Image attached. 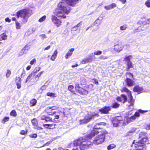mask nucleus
<instances>
[{
    "instance_id": "1",
    "label": "nucleus",
    "mask_w": 150,
    "mask_h": 150,
    "mask_svg": "<svg viewBox=\"0 0 150 150\" xmlns=\"http://www.w3.org/2000/svg\"><path fill=\"white\" fill-rule=\"evenodd\" d=\"M105 122H100L95 125L92 131L90 134L84 137H80L74 141L73 144L75 146H79L80 149L85 150L91 147L92 145V143L88 140L97 134L98 131H96V129H100L102 127H99L100 125H105Z\"/></svg>"
},
{
    "instance_id": "2",
    "label": "nucleus",
    "mask_w": 150,
    "mask_h": 150,
    "mask_svg": "<svg viewBox=\"0 0 150 150\" xmlns=\"http://www.w3.org/2000/svg\"><path fill=\"white\" fill-rule=\"evenodd\" d=\"M147 112V111H144L141 110H139V112H136L134 115L129 117L126 116L125 117L124 120H123L122 117L121 116H118L115 117L112 120V122L114 127H117L119 125H126L129 123L135 120L137 117H139L140 116L139 112L143 113Z\"/></svg>"
},
{
    "instance_id": "3",
    "label": "nucleus",
    "mask_w": 150,
    "mask_h": 150,
    "mask_svg": "<svg viewBox=\"0 0 150 150\" xmlns=\"http://www.w3.org/2000/svg\"><path fill=\"white\" fill-rule=\"evenodd\" d=\"M63 2V1L58 4L57 8L55 10V14L58 17L65 18L66 15L70 12L71 9L67 1L65 3Z\"/></svg>"
},
{
    "instance_id": "4",
    "label": "nucleus",
    "mask_w": 150,
    "mask_h": 150,
    "mask_svg": "<svg viewBox=\"0 0 150 150\" xmlns=\"http://www.w3.org/2000/svg\"><path fill=\"white\" fill-rule=\"evenodd\" d=\"M18 18L21 17L22 18L23 23H26L29 17L30 16L29 11L26 9H23L18 11L16 13Z\"/></svg>"
},
{
    "instance_id": "5",
    "label": "nucleus",
    "mask_w": 150,
    "mask_h": 150,
    "mask_svg": "<svg viewBox=\"0 0 150 150\" xmlns=\"http://www.w3.org/2000/svg\"><path fill=\"white\" fill-rule=\"evenodd\" d=\"M122 91H124L127 93L129 99L128 100L127 103L126 105V108L127 109L133 110L134 109V100L132 98L131 95V92L127 88L124 87L122 89Z\"/></svg>"
},
{
    "instance_id": "6",
    "label": "nucleus",
    "mask_w": 150,
    "mask_h": 150,
    "mask_svg": "<svg viewBox=\"0 0 150 150\" xmlns=\"http://www.w3.org/2000/svg\"><path fill=\"white\" fill-rule=\"evenodd\" d=\"M98 114L94 112H89L86 115L84 118L82 120H79L80 124H83L87 123L90 122L92 118L95 117H98Z\"/></svg>"
},
{
    "instance_id": "7",
    "label": "nucleus",
    "mask_w": 150,
    "mask_h": 150,
    "mask_svg": "<svg viewBox=\"0 0 150 150\" xmlns=\"http://www.w3.org/2000/svg\"><path fill=\"white\" fill-rule=\"evenodd\" d=\"M108 134V132L106 131L103 132L98 135L93 140V143L96 145H98L102 143L104 140L105 135Z\"/></svg>"
},
{
    "instance_id": "8",
    "label": "nucleus",
    "mask_w": 150,
    "mask_h": 150,
    "mask_svg": "<svg viewBox=\"0 0 150 150\" xmlns=\"http://www.w3.org/2000/svg\"><path fill=\"white\" fill-rule=\"evenodd\" d=\"M141 141L135 142L134 140L132 143V146L134 147L137 150H146V149Z\"/></svg>"
},
{
    "instance_id": "9",
    "label": "nucleus",
    "mask_w": 150,
    "mask_h": 150,
    "mask_svg": "<svg viewBox=\"0 0 150 150\" xmlns=\"http://www.w3.org/2000/svg\"><path fill=\"white\" fill-rule=\"evenodd\" d=\"M52 21L56 25L57 27L59 26L62 23L61 20L57 18V17L54 16H52Z\"/></svg>"
},
{
    "instance_id": "10",
    "label": "nucleus",
    "mask_w": 150,
    "mask_h": 150,
    "mask_svg": "<svg viewBox=\"0 0 150 150\" xmlns=\"http://www.w3.org/2000/svg\"><path fill=\"white\" fill-rule=\"evenodd\" d=\"M93 55V53L89 55L88 57L82 59L81 63L84 64L91 62L92 61V57Z\"/></svg>"
},
{
    "instance_id": "11",
    "label": "nucleus",
    "mask_w": 150,
    "mask_h": 150,
    "mask_svg": "<svg viewBox=\"0 0 150 150\" xmlns=\"http://www.w3.org/2000/svg\"><path fill=\"white\" fill-rule=\"evenodd\" d=\"M32 123L34 128L38 130L42 129L41 127L38 126V121L36 118H34L32 120Z\"/></svg>"
},
{
    "instance_id": "12",
    "label": "nucleus",
    "mask_w": 150,
    "mask_h": 150,
    "mask_svg": "<svg viewBox=\"0 0 150 150\" xmlns=\"http://www.w3.org/2000/svg\"><path fill=\"white\" fill-rule=\"evenodd\" d=\"M111 109V108L110 107L105 106L104 107L99 109V111L101 112V114H106L108 113L109 111Z\"/></svg>"
},
{
    "instance_id": "13",
    "label": "nucleus",
    "mask_w": 150,
    "mask_h": 150,
    "mask_svg": "<svg viewBox=\"0 0 150 150\" xmlns=\"http://www.w3.org/2000/svg\"><path fill=\"white\" fill-rule=\"evenodd\" d=\"M123 46L121 44L115 45L114 46V50L117 52H119L121 51L123 48Z\"/></svg>"
},
{
    "instance_id": "14",
    "label": "nucleus",
    "mask_w": 150,
    "mask_h": 150,
    "mask_svg": "<svg viewBox=\"0 0 150 150\" xmlns=\"http://www.w3.org/2000/svg\"><path fill=\"white\" fill-rule=\"evenodd\" d=\"M133 91L134 92H136L138 93L139 94L142 92L143 91V89L142 87H139L138 86H135L133 89Z\"/></svg>"
},
{
    "instance_id": "15",
    "label": "nucleus",
    "mask_w": 150,
    "mask_h": 150,
    "mask_svg": "<svg viewBox=\"0 0 150 150\" xmlns=\"http://www.w3.org/2000/svg\"><path fill=\"white\" fill-rule=\"evenodd\" d=\"M125 82L128 86H132L134 85V81L133 80L129 78H127L125 80Z\"/></svg>"
},
{
    "instance_id": "16",
    "label": "nucleus",
    "mask_w": 150,
    "mask_h": 150,
    "mask_svg": "<svg viewBox=\"0 0 150 150\" xmlns=\"http://www.w3.org/2000/svg\"><path fill=\"white\" fill-rule=\"evenodd\" d=\"M58 108V107L56 106L48 107L46 108V112L50 115H52V113L51 112H50V110H56Z\"/></svg>"
},
{
    "instance_id": "17",
    "label": "nucleus",
    "mask_w": 150,
    "mask_h": 150,
    "mask_svg": "<svg viewBox=\"0 0 150 150\" xmlns=\"http://www.w3.org/2000/svg\"><path fill=\"white\" fill-rule=\"evenodd\" d=\"M117 101L120 102H122V100L123 103H124L127 100V98L126 96L124 94H122L121 95V97H118L117 98Z\"/></svg>"
},
{
    "instance_id": "18",
    "label": "nucleus",
    "mask_w": 150,
    "mask_h": 150,
    "mask_svg": "<svg viewBox=\"0 0 150 150\" xmlns=\"http://www.w3.org/2000/svg\"><path fill=\"white\" fill-rule=\"evenodd\" d=\"M74 50V48H72L70 49L65 55V58L67 59L69 57L71 56Z\"/></svg>"
},
{
    "instance_id": "19",
    "label": "nucleus",
    "mask_w": 150,
    "mask_h": 150,
    "mask_svg": "<svg viewBox=\"0 0 150 150\" xmlns=\"http://www.w3.org/2000/svg\"><path fill=\"white\" fill-rule=\"evenodd\" d=\"M116 6L115 4L113 3L110 5L105 6L104 8L106 10H109L115 7Z\"/></svg>"
},
{
    "instance_id": "20",
    "label": "nucleus",
    "mask_w": 150,
    "mask_h": 150,
    "mask_svg": "<svg viewBox=\"0 0 150 150\" xmlns=\"http://www.w3.org/2000/svg\"><path fill=\"white\" fill-rule=\"evenodd\" d=\"M78 91L80 94L83 95H86L88 93V91L87 90L81 88H79Z\"/></svg>"
},
{
    "instance_id": "21",
    "label": "nucleus",
    "mask_w": 150,
    "mask_h": 150,
    "mask_svg": "<svg viewBox=\"0 0 150 150\" xmlns=\"http://www.w3.org/2000/svg\"><path fill=\"white\" fill-rule=\"evenodd\" d=\"M7 36L6 33H5L0 35V41L2 40H6ZM1 43V42H0V44Z\"/></svg>"
},
{
    "instance_id": "22",
    "label": "nucleus",
    "mask_w": 150,
    "mask_h": 150,
    "mask_svg": "<svg viewBox=\"0 0 150 150\" xmlns=\"http://www.w3.org/2000/svg\"><path fill=\"white\" fill-rule=\"evenodd\" d=\"M139 139L140 140L143 139L147 137L146 134V133L144 132H141L139 135Z\"/></svg>"
},
{
    "instance_id": "23",
    "label": "nucleus",
    "mask_w": 150,
    "mask_h": 150,
    "mask_svg": "<svg viewBox=\"0 0 150 150\" xmlns=\"http://www.w3.org/2000/svg\"><path fill=\"white\" fill-rule=\"evenodd\" d=\"M57 50H55L52 55L50 59L52 61L54 60L57 57Z\"/></svg>"
},
{
    "instance_id": "24",
    "label": "nucleus",
    "mask_w": 150,
    "mask_h": 150,
    "mask_svg": "<svg viewBox=\"0 0 150 150\" xmlns=\"http://www.w3.org/2000/svg\"><path fill=\"white\" fill-rule=\"evenodd\" d=\"M34 75V74H33V73H31L27 77L25 82L27 83L28 82H30L32 78V77Z\"/></svg>"
},
{
    "instance_id": "25",
    "label": "nucleus",
    "mask_w": 150,
    "mask_h": 150,
    "mask_svg": "<svg viewBox=\"0 0 150 150\" xmlns=\"http://www.w3.org/2000/svg\"><path fill=\"white\" fill-rule=\"evenodd\" d=\"M139 141H141L142 143H144L143 145L144 146L145 144L149 143V140L147 137H146L145 138L139 140Z\"/></svg>"
},
{
    "instance_id": "26",
    "label": "nucleus",
    "mask_w": 150,
    "mask_h": 150,
    "mask_svg": "<svg viewBox=\"0 0 150 150\" xmlns=\"http://www.w3.org/2000/svg\"><path fill=\"white\" fill-rule=\"evenodd\" d=\"M132 62L131 61L127 62L126 65L127 66V68L126 69L127 71H129L130 68L132 67Z\"/></svg>"
},
{
    "instance_id": "27",
    "label": "nucleus",
    "mask_w": 150,
    "mask_h": 150,
    "mask_svg": "<svg viewBox=\"0 0 150 150\" xmlns=\"http://www.w3.org/2000/svg\"><path fill=\"white\" fill-rule=\"evenodd\" d=\"M37 100L35 99H33L30 101V105L31 106H34L37 103Z\"/></svg>"
},
{
    "instance_id": "28",
    "label": "nucleus",
    "mask_w": 150,
    "mask_h": 150,
    "mask_svg": "<svg viewBox=\"0 0 150 150\" xmlns=\"http://www.w3.org/2000/svg\"><path fill=\"white\" fill-rule=\"evenodd\" d=\"M44 72V71H41L37 75H36L35 77V79L36 81H38L39 80L40 77L42 74Z\"/></svg>"
},
{
    "instance_id": "29",
    "label": "nucleus",
    "mask_w": 150,
    "mask_h": 150,
    "mask_svg": "<svg viewBox=\"0 0 150 150\" xmlns=\"http://www.w3.org/2000/svg\"><path fill=\"white\" fill-rule=\"evenodd\" d=\"M45 121L46 122L50 121L53 122H55V120L54 119L52 120V118L49 116H46Z\"/></svg>"
},
{
    "instance_id": "30",
    "label": "nucleus",
    "mask_w": 150,
    "mask_h": 150,
    "mask_svg": "<svg viewBox=\"0 0 150 150\" xmlns=\"http://www.w3.org/2000/svg\"><path fill=\"white\" fill-rule=\"evenodd\" d=\"M132 57V56L131 55H129L127 56H125L124 59V60L127 62L131 61L130 59Z\"/></svg>"
},
{
    "instance_id": "31",
    "label": "nucleus",
    "mask_w": 150,
    "mask_h": 150,
    "mask_svg": "<svg viewBox=\"0 0 150 150\" xmlns=\"http://www.w3.org/2000/svg\"><path fill=\"white\" fill-rule=\"evenodd\" d=\"M101 23V20H100L99 18H97L94 22V23L95 25H98Z\"/></svg>"
},
{
    "instance_id": "32",
    "label": "nucleus",
    "mask_w": 150,
    "mask_h": 150,
    "mask_svg": "<svg viewBox=\"0 0 150 150\" xmlns=\"http://www.w3.org/2000/svg\"><path fill=\"white\" fill-rule=\"evenodd\" d=\"M115 146H116L115 144H111L107 147V149L108 150H110L115 148Z\"/></svg>"
},
{
    "instance_id": "33",
    "label": "nucleus",
    "mask_w": 150,
    "mask_h": 150,
    "mask_svg": "<svg viewBox=\"0 0 150 150\" xmlns=\"http://www.w3.org/2000/svg\"><path fill=\"white\" fill-rule=\"evenodd\" d=\"M120 106V104H118V103L115 102L114 103H113L112 106H111L113 108H118Z\"/></svg>"
},
{
    "instance_id": "34",
    "label": "nucleus",
    "mask_w": 150,
    "mask_h": 150,
    "mask_svg": "<svg viewBox=\"0 0 150 150\" xmlns=\"http://www.w3.org/2000/svg\"><path fill=\"white\" fill-rule=\"evenodd\" d=\"M127 28V25L126 24H124L120 27V29L121 30H125Z\"/></svg>"
},
{
    "instance_id": "35",
    "label": "nucleus",
    "mask_w": 150,
    "mask_h": 150,
    "mask_svg": "<svg viewBox=\"0 0 150 150\" xmlns=\"http://www.w3.org/2000/svg\"><path fill=\"white\" fill-rule=\"evenodd\" d=\"M46 17V16H44L39 19L38 21L40 23H42L45 20Z\"/></svg>"
},
{
    "instance_id": "36",
    "label": "nucleus",
    "mask_w": 150,
    "mask_h": 150,
    "mask_svg": "<svg viewBox=\"0 0 150 150\" xmlns=\"http://www.w3.org/2000/svg\"><path fill=\"white\" fill-rule=\"evenodd\" d=\"M40 69L41 68L40 67H35L33 71V73L34 74L38 72L39 71Z\"/></svg>"
},
{
    "instance_id": "37",
    "label": "nucleus",
    "mask_w": 150,
    "mask_h": 150,
    "mask_svg": "<svg viewBox=\"0 0 150 150\" xmlns=\"http://www.w3.org/2000/svg\"><path fill=\"white\" fill-rule=\"evenodd\" d=\"M15 81L16 83H21V78L19 77H16Z\"/></svg>"
},
{
    "instance_id": "38",
    "label": "nucleus",
    "mask_w": 150,
    "mask_h": 150,
    "mask_svg": "<svg viewBox=\"0 0 150 150\" xmlns=\"http://www.w3.org/2000/svg\"><path fill=\"white\" fill-rule=\"evenodd\" d=\"M47 96H50L51 97H56V94L54 93L48 92L47 93Z\"/></svg>"
},
{
    "instance_id": "39",
    "label": "nucleus",
    "mask_w": 150,
    "mask_h": 150,
    "mask_svg": "<svg viewBox=\"0 0 150 150\" xmlns=\"http://www.w3.org/2000/svg\"><path fill=\"white\" fill-rule=\"evenodd\" d=\"M135 130H132L131 131H129L127 132L126 134V136L132 135L133 134V133L135 132Z\"/></svg>"
},
{
    "instance_id": "40",
    "label": "nucleus",
    "mask_w": 150,
    "mask_h": 150,
    "mask_svg": "<svg viewBox=\"0 0 150 150\" xmlns=\"http://www.w3.org/2000/svg\"><path fill=\"white\" fill-rule=\"evenodd\" d=\"M9 119V118L8 117H5L2 120V122L3 123H5V122H8Z\"/></svg>"
},
{
    "instance_id": "41",
    "label": "nucleus",
    "mask_w": 150,
    "mask_h": 150,
    "mask_svg": "<svg viewBox=\"0 0 150 150\" xmlns=\"http://www.w3.org/2000/svg\"><path fill=\"white\" fill-rule=\"evenodd\" d=\"M10 114L11 115L14 117L16 116L17 115L16 112L14 110H12L10 112Z\"/></svg>"
},
{
    "instance_id": "42",
    "label": "nucleus",
    "mask_w": 150,
    "mask_h": 150,
    "mask_svg": "<svg viewBox=\"0 0 150 150\" xmlns=\"http://www.w3.org/2000/svg\"><path fill=\"white\" fill-rule=\"evenodd\" d=\"M145 5L148 8H150V0L146 1L145 3Z\"/></svg>"
},
{
    "instance_id": "43",
    "label": "nucleus",
    "mask_w": 150,
    "mask_h": 150,
    "mask_svg": "<svg viewBox=\"0 0 150 150\" xmlns=\"http://www.w3.org/2000/svg\"><path fill=\"white\" fill-rule=\"evenodd\" d=\"M11 74V72L10 70H7V71L6 73V78L9 77Z\"/></svg>"
},
{
    "instance_id": "44",
    "label": "nucleus",
    "mask_w": 150,
    "mask_h": 150,
    "mask_svg": "<svg viewBox=\"0 0 150 150\" xmlns=\"http://www.w3.org/2000/svg\"><path fill=\"white\" fill-rule=\"evenodd\" d=\"M16 28L17 29H19L21 28V25L19 23L16 21Z\"/></svg>"
},
{
    "instance_id": "45",
    "label": "nucleus",
    "mask_w": 150,
    "mask_h": 150,
    "mask_svg": "<svg viewBox=\"0 0 150 150\" xmlns=\"http://www.w3.org/2000/svg\"><path fill=\"white\" fill-rule=\"evenodd\" d=\"M81 83L82 85H86V79L84 78H82L81 80Z\"/></svg>"
},
{
    "instance_id": "46",
    "label": "nucleus",
    "mask_w": 150,
    "mask_h": 150,
    "mask_svg": "<svg viewBox=\"0 0 150 150\" xmlns=\"http://www.w3.org/2000/svg\"><path fill=\"white\" fill-rule=\"evenodd\" d=\"M102 53V52L100 50H97V51H95L94 52V54L95 55H99L101 54Z\"/></svg>"
},
{
    "instance_id": "47",
    "label": "nucleus",
    "mask_w": 150,
    "mask_h": 150,
    "mask_svg": "<svg viewBox=\"0 0 150 150\" xmlns=\"http://www.w3.org/2000/svg\"><path fill=\"white\" fill-rule=\"evenodd\" d=\"M55 125L54 124H49V129H53L55 127Z\"/></svg>"
},
{
    "instance_id": "48",
    "label": "nucleus",
    "mask_w": 150,
    "mask_h": 150,
    "mask_svg": "<svg viewBox=\"0 0 150 150\" xmlns=\"http://www.w3.org/2000/svg\"><path fill=\"white\" fill-rule=\"evenodd\" d=\"M29 136L30 138H35L37 137V135L36 134H32L30 135Z\"/></svg>"
},
{
    "instance_id": "49",
    "label": "nucleus",
    "mask_w": 150,
    "mask_h": 150,
    "mask_svg": "<svg viewBox=\"0 0 150 150\" xmlns=\"http://www.w3.org/2000/svg\"><path fill=\"white\" fill-rule=\"evenodd\" d=\"M27 131L23 130L21 131L20 134L22 135H25L27 134Z\"/></svg>"
},
{
    "instance_id": "50",
    "label": "nucleus",
    "mask_w": 150,
    "mask_h": 150,
    "mask_svg": "<svg viewBox=\"0 0 150 150\" xmlns=\"http://www.w3.org/2000/svg\"><path fill=\"white\" fill-rule=\"evenodd\" d=\"M25 52V50L23 48L21 50V52L19 53V55H22Z\"/></svg>"
},
{
    "instance_id": "51",
    "label": "nucleus",
    "mask_w": 150,
    "mask_h": 150,
    "mask_svg": "<svg viewBox=\"0 0 150 150\" xmlns=\"http://www.w3.org/2000/svg\"><path fill=\"white\" fill-rule=\"evenodd\" d=\"M36 62V59L34 58L30 62V64L31 65H33Z\"/></svg>"
},
{
    "instance_id": "52",
    "label": "nucleus",
    "mask_w": 150,
    "mask_h": 150,
    "mask_svg": "<svg viewBox=\"0 0 150 150\" xmlns=\"http://www.w3.org/2000/svg\"><path fill=\"white\" fill-rule=\"evenodd\" d=\"M100 59H107L108 58V57L107 56H104L102 55L100 57Z\"/></svg>"
},
{
    "instance_id": "53",
    "label": "nucleus",
    "mask_w": 150,
    "mask_h": 150,
    "mask_svg": "<svg viewBox=\"0 0 150 150\" xmlns=\"http://www.w3.org/2000/svg\"><path fill=\"white\" fill-rule=\"evenodd\" d=\"M40 37L41 38L44 39L47 38L45 34H42L40 35Z\"/></svg>"
},
{
    "instance_id": "54",
    "label": "nucleus",
    "mask_w": 150,
    "mask_h": 150,
    "mask_svg": "<svg viewBox=\"0 0 150 150\" xmlns=\"http://www.w3.org/2000/svg\"><path fill=\"white\" fill-rule=\"evenodd\" d=\"M51 143V142L50 141L44 144L42 146H41L40 147H43L45 146H48Z\"/></svg>"
},
{
    "instance_id": "55",
    "label": "nucleus",
    "mask_w": 150,
    "mask_h": 150,
    "mask_svg": "<svg viewBox=\"0 0 150 150\" xmlns=\"http://www.w3.org/2000/svg\"><path fill=\"white\" fill-rule=\"evenodd\" d=\"M25 50H29L30 48L28 45L25 46L23 48Z\"/></svg>"
},
{
    "instance_id": "56",
    "label": "nucleus",
    "mask_w": 150,
    "mask_h": 150,
    "mask_svg": "<svg viewBox=\"0 0 150 150\" xmlns=\"http://www.w3.org/2000/svg\"><path fill=\"white\" fill-rule=\"evenodd\" d=\"M142 28V26H141L138 28L137 30H139V31H142L144 30V28Z\"/></svg>"
},
{
    "instance_id": "57",
    "label": "nucleus",
    "mask_w": 150,
    "mask_h": 150,
    "mask_svg": "<svg viewBox=\"0 0 150 150\" xmlns=\"http://www.w3.org/2000/svg\"><path fill=\"white\" fill-rule=\"evenodd\" d=\"M146 129L147 130L150 129V124L145 126Z\"/></svg>"
},
{
    "instance_id": "58",
    "label": "nucleus",
    "mask_w": 150,
    "mask_h": 150,
    "mask_svg": "<svg viewBox=\"0 0 150 150\" xmlns=\"http://www.w3.org/2000/svg\"><path fill=\"white\" fill-rule=\"evenodd\" d=\"M132 110H130V111L126 112V115H131L132 114Z\"/></svg>"
},
{
    "instance_id": "59",
    "label": "nucleus",
    "mask_w": 150,
    "mask_h": 150,
    "mask_svg": "<svg viewBox=\"0 0 150 150\" xmlns=\"http://www.w3.org/2000/svg\"><path fill=\"white\" fill-rule=\"evenodd\" d=\"M16 85L17 86V88L18 89H19L21 88V83H16Z\"/></svg>"
},
{
    "instance_id": "60",
    "label": "nucleus",
    "mask_w": 150,
    "mask_h": 150,
    "mask_svg": "<svg viewBox=\"0 0 150 150\" xmlns=\"http://www.w3.org/2000/svg\"><path fill=\"white\" fill-rule=\"evenodd\" d=\"M73 88H74V86H73L70 85L69 86L68 89L69 91H71Z\"/></svg>"
},
{
    "instance_id": "61",
    "label": "nucleus",
    "mask_w": 150,
    "mask_h": 150,
    "mask_svg": "<svg viewBox=\"0 0 150 150\" xmlns=\"http://www.w3.org/2000/svg\"><path fill=\"white\" fill-rule=\"evenodd\" d=\"M72 29L73 31H76L78 29V28L75 26L72 28Z\"/></svg>"
},
{
    "instance_id": "62",
    "label": "nucleus",
    "mask_w": 150,
    "mask_h": 150,
    "mask_svg": "<svg viewBox=\"0 0 150 150\" xmlns=\"http://www.w3.org/2000/svg\"><path fill=\"white\" fill-rule=\"evenodd\" d=\"M46 86L43 85L40 88L42 90H45L46 89Z\"/></svg>"
},
{
    "instance_id": "63",
    "label": "nucleus",
    "mask_w": 150,
    "mask_h": 150,
    "mask_svg": "<svg viewBox=\"0 0 150 150\" xmlns=\"http://www.w3.org/2000/svg\"><path fill=\"white\" fill-rule=\"evenodd\" d=\"M46 116L45 115H43L41 116V118L42 120H45Z\"/></svg>"
},
{
    "instance_id": "64",
    "label": "nucleus",
    "mask_w": 150,
    "mask_h": 150,
    "mask_svg": "<svg viewBox=\"0 0 150 150\" xmlns=\"http://www.w3.org/2000/svg\"><path fill=\"white\" fill-rule=\"evenodd\" d=\"M5 21L6 22H10L11 21V20L10 19L8 18H6L5 19Z\"/></svg>"
}]
</instances>
